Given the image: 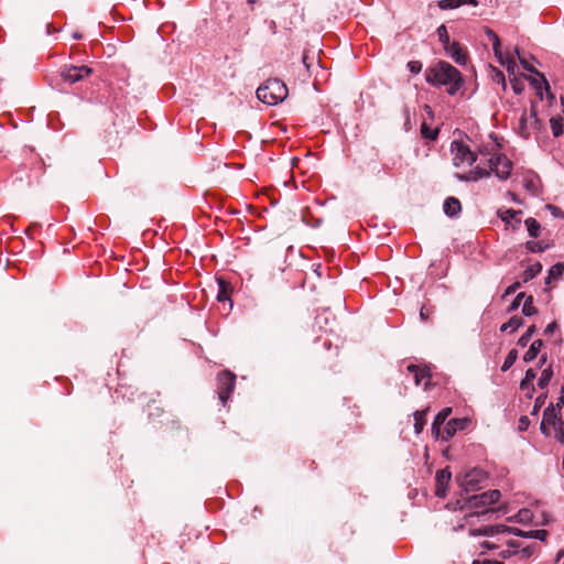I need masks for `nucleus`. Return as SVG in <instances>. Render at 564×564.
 <instances>
[{"label": "nucleus", "instance_id": "58836bf2", "mask_svg": "<svg viewBox=\"0 0 564 564\" xmlns=\"http://www.w3.org/2000/svg\"><path fill=\"white\" fill-rule=\"evenodd\" d=\"M514 529L516 528H510V527H507L505 524H496V525H494L495 534H500V533L513 534Z\"/></svg>", "mask_w": 564, "mask_h": 564}, {"label": "nucleus", "instance_id": "5701e85b", "mask_svg": "<svg viewBox=\"0 0 564 564\" xmlns=\"http://www.w3.org/2000/svg\"><path fill=\"white\" fill-rule=\"evenodd\" d=\"M523 325V319L519 316H512L507 323L500 327L501 332L511 330L514 332Z\"/></svg>", "mask_w": 564, "mask_h": 564}, {"label": "nucleus", "instance_id": "f3484780", "mask_svg": "<svg viewBox=\"0 0 564 564\" xmlns=\"http://www.w3.org/2000/svg\"><path fill=\"white\" fill-rule=\"evenodd\" d=\"M32 425V420L30 417H26L24 411L20 409L15 416V429L17 432L20 434H23L24 432L29 431Z\"/></svg>", "mask_w": 564, "mask_h": 564}, {"label": "nucleus", "instance_id": "4be33fe9", "mask_svg": "<svg viewBox=\"0 0 564 564\" xmlns=\"http://www.w3.org/2000/svg\"><path fill=\"white\" fill-rule=\"evenodd\" d=\"M426 412H427V410H422V411H415L413 413L414 421H415L414 422V431L416 434H420L424 429V425L426 423V421H425Z\"/></svg>", "mask_w": 564, "mask_h": 564}, {"label": "nucleus", "instance_id": "13d9d810", "mask_svg": "<svg viewBox=\"0 0 564 564\" xmlns=\"http://www.w3.org/2000/svg\"><path fill=\"white\" fill-rule=\"evenodd\" d=\"M424 110L426 111V113H427L430 117H433L432 108H431L429 105H425V106H424Z\"/></svg>", "mask_w": 564, "mask_h": 564}, {"label": "nucleus", "instance_id": "c756f323", "mask_svg": "<svg viewBox=\"0 0 564 564\" xmlns=\"http://www.w3.org/2000/svg\"><path fill=\"white\" fill-rule=\"evenodd\" d=\"M517 359H518V351L516 349H511L503 361L501 370L507 371L508 369H510L514 365Z\"/></svg>", "mask_w": 564, "mask_h": 564}, {"label": "nucleus", "instance_id": "f8f14e48", "mask_svg": "<svg viewBox=\"0 0 564 564\" xmlns=\"http://www.w3.org/2000/svg\"><path fill=\"white\" fill-rule=\"evenodd\" d=\"M444 51L456 64L466 65L468 57L458 42H452Z\"/></svg>", "mask_w": 564, "mask_h": 564}, {"label": "nucleus", "instance_id": "c9c22d12", "mask_svg": "<svg viewBox=\"0 0 564 564\" xmlns=\"http://www.w3.org/2000/svg\"><path fill=\"white\" fill-rule=\"evenodd\" d=\"M527 248L532 252H543L546 249V246L541 241H528Z\"/></svg>", "mask_w": 564, "mask_h": 564}, {"label": "nucleus", "instance_id": "49530a36", "mask_svg": "<svg viewBox=\"0 0 564 564\" xmlns=\"http://www.w3.org/2000/svg\"><path fill=\"white\" fill-rule=\"evenodd\" d=\"M520 388H521L522 390H528V391H529V397H530V398L532 397L531 392L534 390V388H533V386H532V382H527V381H525V378H523V380H522V381H521V383H520Z\"/></svg>", "mask_w": 564, "mask_h": 564}, {"label": "nucleus", "instance_id": "bb28decb", "mask_svg": "<svg viewBox=\"0 0 564 564\" xmlns=\"http://www.w3.org/2000/svg\"><path fill=\"white\" fill-rule=\"evenodd\" d=\"M421 134L424 139L434 141L438 137V128L432 129L426 122L421 126Z\"/></svg>", "mask_w": 564, "mask_h": 564}, {"label": "nucleus", "instance_id": "69168bd1", "mask_svg": "<svg viewBox=\"0 0 564 564\" xmlns=\"http://www.w3.org/2000/svg\"><path fill=\"white\" fill-rule=\"evenodd\" d=\"M513 89L517 94H520L521 93V88H519V86L517 84H513Z\"/></svg>", "mask_w": 564, "mask_h": 564}, {"label": "nucleus", "instance_id": "0e129e2a", "mask_svg": "<svg viewBox=\"0 0 564 564\" xmlns=\"http://www.w3.org/2000/svg\"><path fill=\"white\" fill-rule=\"evenodd\" d=\"M564 555V550H561L556 555V561H560V558Z\"/></svg>", "mask_w": 564, "mask_h": 564}, {"label": "nucleus", "instance_id": "c03bdc74", "mask_svg": "<svg viewBox=\"0 0 564 564\" xmlns=\"http://www.w3.org/2000/svg\"><path fill=\"white\" fill-rule=\"evenodd\" d=\"M555 437L561 442L564 443V420L561 419L560 426L556 429Z\"/></svg>", "mask_w": 564, "mask_h": 564}, {"label": "nucleus", "instance_id": "603ef678", "mask_svg": "<svg viewBox=\"0 0 564 564\" xmlns=\"http://www.w3.org/2000/svg\"><path fill=\"white\" fill-rule=\"evenodd\" d=\"M518 288H520V283L519 282L513 283L506 290V295L513 293Z\"/></svg>", "mask_w": 564, "mask_h": 564}, {"label": "nucleus", "instance_id": "423d86ee", "mask_svg": "<svg viewBox=\"0 0 564 564\" xmlns=\"http://www.w3.org/2000/svg\"><path fill=\"white\" fill-rule=\"evenodd\" d=\"M561 406L560 403L550 404L543 412V420L541 422L540 430L543 434L549 435L550 429L549 426L554 427L555 430L560 426L561 423Z\"/></svg>", "mask_w": 564, "mask_h": 564}, {"label": "nucleus", "instance_id": "338daca9", "mask_svg": "<svg viewBox=\"0 0 564 564\" xmlns=\"http://www.w3.org/2000/svg\"><path fill=\"white\" fill-rule=\"evenodd\" d=\"M73 39H75V40H80V39H82V34H79V33H74V34H73Z\"/></svg>", "mask_w": 564, "mask_h": 564}, {"label": "nucleus", "instance_id": "f704fd0d", "mask_svg": "<svg viewBox=\"0 0 564 564\" xmlns=\"http://www.w3.org/2000/svg\"><path fill=\"white\" fill-rule=\"evenodd\" d=\"M451 413H452L451 408H444L442 411H440L437 413V415L435 416L433 422L442 425L446 421V419L451 415Z\"/></svg>", "mask_w": 564, "mask_h": 564}, {"label": "nucleus", "instance_id": "4d7b16f0", "mask_svg": "<svg viewBox=\"0 0 564 564\" xmlns=\"http://www.w3.org/2000/svg\"><path fill=\"white\" fill-rule=\"evenodd\" d=\"M557 403H560V406H562V404H564V387L562 388L561 397L558 398Z\"/></svg>", "mask_w": 564, "mask_h": 564}, {"label": "nucleus", "instance_id": "1a4fd4ad", "mask_svg": "<svg viewBox=\"0 0 564 564\" xmlns=\"http://www.w3.org/2000/svg\"><path fill=\"white\" fill-rule=\"evenodd\" d=\"M499 490H489L480 495H475L469 499V502L474 507H484L496 503L500 499Z\"/></svg>", "mask_w": 564, "mask_h": 564}, {"label": "nucleus", "instance_id": "7c9ffc66", "mask_svg": "<svg viewBox=\"0 0 564 564\" xmlns=\"http://www.w3.org/2000/svg\"><path fill=\"white\" fill-rule=\"evenodd\" d=\"M499 215L507 225H511L513 219L521 215V210L507 209L505 212H500Z\"/></svg>", "mask_w": 564, "mask_h": 564}, {"label": "nucleus", "instance_id": "3c124183", "mask_svg": "<svg viewBox=\"0 0 564 564\" xmlns=\"http://www.w3.org/2000/svg\"><path fill=\"white\" fill-rule=\"evenodd\" d=\"M556 327H557V325H556V323H555V322L550 323V324L545 327V329H544V334H545V335H550V334H552V333L556 329Z\"/></svg>", "mask_w": 564, "mask_h": 564}, {"label": "nucleus", "instance_id": "ea45409f", "mask_svg": "<svg viewBox=\"0 0 564 564\" xmlns=\"http://www.w3.org/2000/svg\"><path fill=\"white\" fill-rule=\"evenodd\" d=\"M408 68L413 74H419L422 69V63L419 61H411L408 63Z\"/></svg>", "mask_w": 564, "mask_h": 564}, {"label": "nucleus", "instance_id": "9b49d317", "mask_svg": "<svg viewBox=\"0 0 564 564\" xmlns=\"http://www.w3.org/2000/svg\"><path fill=\"white\" fill-rule=\"evenodd\" d=\"M507 544L512 549L508 551L509 555H519L521 560L529 558L536 550L535 543L523 546L519 541L511 540Z\"/></svg>", "mask_w": 564, "mask_h": 564}, {"label": "nucleus", "instance_id": "09e8293b", "mask_svg": "<svg viewBox=\"0 0 564 564\" xmlns=\"http://www.w3.org/2000/svg\"><path fill=\"white\" fill-rule=\"evenodd\" d=\"M535 377H536V372H535V370H533V369H528V370L525 371V376H524V378H525V381H527V382H532V381L535 379Z\"/></svg>", "mask_w": 564, "mask_h": 564}, {"label": "nucleus", "instance_id": "864d4df0", "mask_svg": "<svg viewBox=\"0 0 564 564\" xmlns=\"http://www.w3.org/2000/svg\"><path fill=\"white\" fill-rule=\"evenodd\" d=\"M420 317H421L422 321H427V318H429V315L426 314L424 307H422L421 311H420Z\"/></svg>", "mask_w": 564, "mask_h": 564}, {"label": "nucleus", "instance_id": "bf43d9fd", "mask_svg": "<svg viewBox=\"0 0 564 564\" xmlns=\"http://www.w3.org/2000/svg\"><path fill=\"white\" fill-rule=\"evenodd\" d=\"M476 174H478L480 177L488 175V172L482 171L480 169H477Z\"/></svg>", "mask_w": 564, "mask_h": 564}, {"label": "nucleus", "instance_id": "a18cd8bd", "mask_svg": "<svg viewBox=\"0 0 564 564\" xmlns=\"http://www.w3.org/2000/svg\"><path fill=\"white\" fill-rule=\"evenodd\" d=\"M494 80L506 86L505 75L501 70L495 69Z\"/></svg>", "mask_w": 564, "mask_h": 564}, {"label": "nucleus", "instance_id": "393cba45", "mask_svg": "<svg viewBox=\"0 0 564 564\" xmlns=\"http://www.w3.org/2000/svg\"><path fill=\"white\" fill-rule=\"evenodd\" d=\"M525 226H527V229H528V232L531 237L533 238H536L540 236V231H541V226L539 224V221L534 218H528L525 221H524Z\"/></svg>", "mask_w": 564, "mask_h": 564}, {"label": "nucleus", "instance_id": "37998d69", "mask_svg": "<svg viewBox=\"0 0 564 564\" xmlns=\"http://www.w3.org/2000/svg\"><path fill=\"white\" fill-rule=\"evenodd\" d=\"M503 62H505L503 65L507 66L508 72L513 74L514 69L517 67L516 62L511 57H506V58L503 57Z\"/></svg>", "mask_w": 564, "mask_h": 564}, {"label": "nucleus", "instance_id": "a878e982", "mask_svg": "<svg viewBox=\"0 0 564 564\" xmlns=\"http://www.w3.org/2000/svg\"><path fill=\"white\" fill-rule=\"evenodd\" d=\"M525 189L532 195H539V180L536 176H529L524 180Z\"/></svg>", "mask_w": 564, "mask_h": 564}, {"label": "nucleus", "instance_id": "e433bc0d", "mask_svg": "<svg viewBox=\"0 0 564 564\" xmlns=\"http://www.w3.org/2000/svg\"><path fill=\"white\" fill-rule=\"evenodd\" d=\"M473 535H495L494 525H486L481 529H475L471 531Z\"/></svg>", "mask_w": 564, "mask_h": 564}, {"label": "nucleus", "instance_id": "ddd939ff", "mask_svg": "<svg viewBox=\"0 0 564 564\" xmlns=\"http://www.w3.org/2000/svg\"><path fill=\"white\" fill-rule=\"evenodd\" d=\"M485 34L488 37V40L491 41V43H492L495 56L498 58L500 64H505L503 55H502L501 47H500L499 36L496 34V32L494 30H491L489 28H486Z\"/></svg>", "mask_w": 564, "mask_h": 564}, {"label": "nucleus", "instance_id": "0eeeda50", "mask_svg": "<svg viewBox=\"0 0 564 564\" xmlns=\"http://www.w3.org/2000/svg\"><path fill=\"white\" fill-rule=\"evenodd\" d=\"M489 166L500 180H507L510 176L512 163L506 155L495 154L489 159Z\"/></svg>", "mask_w": 564, "mask_h": 564}, {"label": "nucleus", "instance_id": "6e6552de", "mask_svg": "<svg viewBox=\"0 0 564 564\" xmlns=\"http://www.w3.org/2000/svg\"><path fill=\"white\" fill-rule=\"evenodd\" d=\"M93 73V69L88 66H69L62 72L63 78L70 83H77L88 77Z\"/></svg>", "mask_w": 564, "mask_h": 564}, {"label": "nucleus", "instance_id": "7ed1b4c3", "mask_svg": "<svg viewBox=\"0 0 564 564\" xmlns=\"http://www.w3.org/2000/svg\"><path fill=\"white\" fill-rule=\"evenodd\" d=\"M487 473L482 469L473 468L457 476L456 480L466 492H469L479 490L482 484L487 480Z\"/></svg>", "mask_w": 564, "mask_h": 564}, {"label": "nucleus", "instance_id": "72a5a7b5", "mask_svg": "<svg viewBox=\"0 0 564 564\" xmlns=\"http://www.w3.org/2000/svg\"><path fill=\"white\" fill-rule=\"evenodd\" d=\"M437 35H438L440 42L443 44V48L448 46L452 43L449 41V35H448V32H447V29L445 25L438 26Z\"/></svg>", "mask_w": 564, "mask_h": 564}, {"label": "nucleus", "instance_id": "6ab92c4d", "mask_svg": "<svg viewBox=\"0 0 564 564\" xmlns=\"http://www.w3.org/2000/svg\"><path fill=\"white\" fill-rule=\"evenodd\" d=\"M519 61L525 70L541 77V80L532 79V84L535 86V88L539 89L540 84L542 83L545 85V89L549 90V85H547V82L545 80L544 76L542 74H540L532 65H530L525 59L521 58L520 56H519Z\"/></svg>", "mask_w": 564, "mask_h": 564}, {"label": "nucleus", "instance_id": "a19ab883", "mask_svg": "<svg viewBox=\"0 0 564 564\" xmlns=\"http://www.w3.org/2000/svg\"><path fill=\"white\" fill-rule=\"evenodd\" d=\"M545 399H546V395H544V394L536 398L531 414H536L540 411L541 406L544 404Z\"/></svg>", "mask_w": 564, "mask_h": 564}, {"label": "nucleus", "instance_id": "f257e3e1", "mask_svg": "<svg viewBox=\"0 0 564 564\" xmlns=\"http://www.w3.org/2000/svg\"><path fill=\"white\" fill-rule=\"evenodd\" d=\"M426 82L434 86H446L449 95H455L463 86L460 72L447 62H438L426 70Z\"/></svg>", "mask_w": 564, "mask_h": 564}, {"label": "nucleus", "instance_id": "052dcab7", "mask_svg": "<svg viewBox=\"0 0 564 564\" xmlns=\"http://www.w3.org/2000/svg\"><path fill=\"white\" fill-rule=\"evenodd\" d=\"M545 362H546V356H545V355H543V356L540 358V362H539L540 367H542Z\"/></svg>", "mask_w": 564, "mask_h": 564}, {"label": "nucleus", "instance_id": "680f3d73", "mask_svg": "<svg viewBox=\"0 0 564 564\" xmlns=\"http://www.w3.org/2000/svg\"><path fill=\"white\" fill-rule=\"evenodd\" d=\"M509 550H512L510 546H508V549L506 551H502L501 554L503 557H510L511 555H509L508 551Z\"/></svg>", "mask_w": 564, "mask_h": 564}, {"label": "nucleus", "instance_id": "f03ea898", "mask_svg": "<svg viewBox=\"0 0 564 564\" xmlns=\"http://www.w3.org/2000/svg\"><path fill=\"white\" fill-rule=\"evenodd\" d=\"M288 94L286 85L278 78L268 79L257 89L258 99L269 106L282 102L288 97Z\"/></svg>", "mask_w": 564, "mask_h": 564}, {"label": "nucleus", "instance_id": "4c0bfd02", "mask_svg": "<svg viewBox=\"0 0 564 564\" xmlns=\"http://www.w3.org/2000/svg\"><path fill=\"white\" fill-rule=\"evenodd\" d=\"M217 300L219 302H224L226 300H228V294H227V291H226V285L224 283V281L219 280V291H218V294H217Z\"/></svg>", "mask_w": 564, "mask_h": 564}, {"label": "nucleus", "instance_id": "2eb2a0df", "mask_svg": "<svg viewBox=\"0 0 564 564\" xmlns=\"http://www.w3.org/2000/svg\"><path fill=\"white\" fill-rule=\"evenodd\" d=\"M443 209L448 217H455L460 213L462 205L457 198L447 197L444 202Z\"/></svg>", "mask_w": 564, "mask_h": 564}, {"label": "nucleus", "instance_id": "774afa93", "mask_svg": "<svg viewBox=\"0 0 564 564\" xmlns=\"http://www.w3.org/2000/svg\"><path fill=\"white\" fill-rule=\"evenodd\" d=\"M482 546L487 547V549H492L494 546L491 544H489L488 542H484L482 543Z\"/></svg>", "mask_w": 564, "mask_h": 564}, {"label": "nucleus", "instance_id": "aec40b11", "mask_svg": "<svg viewBox=\"0 0 564 564\" xmlns=\"http://www.w3.org/2000/svg\"><path fill=\"white\" fill-rule=\"evenodd\" d=\"M542 346H543V341L541 339H535L531 344L528 351L524 354L523 360L525 362H530V361L534 360L536 358V356L539 355Z\"/></svg>", "mask_w": 564, "mask_h": 564}, {"label": "nucleus", "instance_id": "9d476101", "mask_svg": "<svg viewBox=\"0 0 564 564\" xmlns=\"http://www.w3.org/2000/svg\"><path fill=\"white\" fill-rule=\"evenodd\" d=\"M452 479V473L448 467L443 468L436 473L435 482L436 489L435 494L440 498H444L446 496L448 484Z\"/></svg>", "mask_w": 564, "mask_h": 564}, {"label": "nucleus", "instance_id": "39448f33", "mask_svg": "<svg viewBox=\"0 0 564 564\" xmlns=\"http://www.w3.org/2000/svg\"><path fill=\"white\" fill-rule=\"evenodd\" d=\"M217 381L218 397L221 403L225 404L230 394L234 392L236 376L235 373L225 370L218 375Z\"/></svg>", "mask_w": 564, "mask_h": 564}, {"label": "nucleus", "instance_id": "b1692460", "mask_svg": "<svg viewBox=\"0 0 564 564\" xmlns=\"http://www.w3.org/2000/svg\"><path fill=\"white\" fill-rule=\"evenodd\" d=\"M408 370L414 375V380H415L416 386H419L423 379H425L430 376L427 370L420 369L415 365L408 366Z\"/></svg>", "mask_w": 564, "mask_h": 564}, {"label": "nucleus", "instance_id": "6e6d98bb", "mask_svg": "<svg viewBox=\"0 0 564 564\" xmlns=\"http://www.w3.org/2000/svg\"><path fill=\"white\" fill-rule=\"evenodd\" d=\"M405 126L410 124V112L408 109L404 110Z\"/></svg>", "mask_w": 564, "mask_h": 564}, {"label": "nucleus", "instance_id": "de8ad7c7", "mask_svg": "<svg viewBox=\"0 0 564 564\" xmlns=\"http://www.w3.org/2000/svg\"><path fill=\"white\" fill-rule=\"evenodd\" d=\"M473 564H503V563L500 561H496V560L484 558V560H475L473 562Z\"/></svg>", "mask_w": 564, "mask_h": 564}, {"label": "nucleus", "instance_id": "473e14b6", "mask_svg": "<svg viewBox=\"0 0 564 564\" xmlns=\"http://www.w3.org/2000/svg\"><path fill=\"white\" fill-rule=\"evenodd\" d=\"M535 333V326L534 325H531L527 330L525 333L519 338L518 340V345L520 347H525L530 339L532 338L533 334Z\"/></svg>", "mask_w": 564, "mask_h": 564}, {"label": "nucleus", "instance_id": "dca6fc26", "mask_svg": "<svg viewBox=\"0 0 564 564\" xmlns=\"http://www.w3.org/2000/svg\"><path fill=\"white\" fill-rule=\"evenodd\" d=\"M465 4H471L476 7L478 2L477 0H440L437 3L441 10H452Z\"/></svg>", "mask_w": 564, "mask_h": 564}, {"label": "nucleus", "instance_id": "cd10ccee", "mask_svg": "<svg viewBox=\"0 0 564 564\" xmlns=\"http://www.w3.org/2000/svg\"><path fill=\"white\" fill-rule=\"evenodd\" d=\"M552 377H553V370H552V367L549 366L547 368H545L542 371L541 377L539 378V381H538V386L541 389H544L550 383Z\"/></svg>", "mask_w": 564, "mask_h": 564}, {"label": "nucleus", "instance_id": "20e7f679", "mask_svg": "<svg viewBox=\"0 0 564 564\" xmlns=\"http://www.w3.org/2000/svg\"><path fill=\"white\" fill-rule=\"evenodd\" d=\"M451 152L454 155L453 161L456 166H469L477 159L476 152L467 143H452Z\"/></svg>", "mask_w": 564, "mask_h": 564}, {"label": "nucleus", "instance_id": "e2e57ef3", "mask_svg": "<svg viewBox=\"0 0 564 564\" xmlns=\"http://www.w3.org/2000/svg\"><path fill=\"white\" fill-rule=\"evenodd\" d=\"M520 423H521V425H527V424L529 423V421H528L527 416H522V417L520 419Z\"/></svg>", "mask_w": 564, "mask_h": 564}, {"label": "nucleus", "instance_id": "8fccbe9b", "mask_svg": "<svg viewBox=\"0 0 564 564\" xmlns=\"http://www.w3.org/2000/svg\"><path fill=\"white\" fill-rule=\"evenodd\" d=\"M441 426L440 424L433 422L432 424V434L435 438H438L441 436Z\"/></svg>", "mask_w": 564, "mask_h": 564}, {"label": "nucleus", "instance_id": "5fc2aeb1", "mask_svg": "<svg viewBox=\"0 0 564 564\" xmlns=\"http://www.w3.org/2000/svg\"><path fill=\"white\" fill-rule=\"evenodd\" d=\"M521 220L517 217L516 219H513L511 226L513 229H517L520 225Z\"/></svg>", "mask_w": 564, "mask_h": 564}, {"label": "nucleus", "instance_id": "c85d7f7f", "mask_svg": "<svg viewBox=\"0 0 564 564\" xmlns=\"http://www.w3.org/2000/svg\"><path fill=\"white\" fill-rule=\"evenodd\" d=\"M542 270V265L540 263H535L527 268L523 272L524 282L535 278Z\"/></svg>", "mask_w": 564, "mask_h": 564}, {"label": "nucleus", "instance_id": "2f4dec72", "mask_svg": "<svg viewBox=\"0 0 564 564\" xmlns=\"http://www.w3.org/2000/svg\"><path fill=\"white\" fill-rule=\"evenodd\" d=\"M522 313L525 316H532L536 313V308L533 305V297L531 295H529L525 299V301L522 305Z\"/></svg>", "mask_w": 564, "mask_h": 564}, {"label": "nucleus", "instance_id": "a211bd4d", "mask_svg": "<svg viewBox=\"0 0 564 564\" xmlns=\"http://www.w3.org/2000/svg\"><path fill=\"white\" fill-rule=\"evenodd\" d=\"M513 535L545 541V539L547 536V531L542 530V529L541 530H531V531H522L520 529H514Z\"/></svg>", "mask_w": 564, "mask_h": 564}, {"label": "nucleus", "instance_id": "4468645a", "mask_svg": "<svg viewBox=\"0 0 564 564\" xmlns=\"http://www.w3.org/2000/svg\"><path fill=\"white\" fill-rule=\"evenodd\" d=\"M465 422L463 420L453 419L449 420L445 426L444 434L441 436L442 440L447 441L455 435L457 430L464 429Z\"/></svg>", "mask_w": 564, "mask_h": 564}, {"label": "nucleus", "instance_id": "412c9836", "mask_svg": "<svg viewBox=\"0 0 564 564\" xmlns=\"http://www.w3.org/2000/svg\"><path fill=\"white\" fill-rule=\"evenodd\" d=\"M564 273V264L563 263H556L551 267L549 270V274L545 279V284H551L552 280H558L562 278Z\"/></svg>", "mask_w": 564, "mask_h": 564}, {"label": "nucleus", "instance_id": "79ce46f5", "mask_svg": "<svg viewBox=\"0 0 564 564\" xmlns=\"http://www.w3.org/2000/svg\"><path fill=\"white\" fill-rule=\"evenodd\" d=\"M525 296L523 292L519 293L512 301L509 312L517 310L520 306L521 300Z\"/></svg>", "mask_w": 564, "mask_h": 564}]
</instances>
